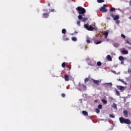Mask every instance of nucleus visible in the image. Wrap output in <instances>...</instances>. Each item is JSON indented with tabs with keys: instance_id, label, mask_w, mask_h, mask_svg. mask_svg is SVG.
<instances>
[{
	"instance_id": "obj_8",
	"label": "nucleus",
	"mask_w": 131,
	"mask_h": 131,
	"mask_svg": "<svg viewBox=\"0 0 131 131\" xmlns=\"http://www.w3.org/2000/svg\"><path fill=\"white\" fill-rule=\"evenodd\" d=\"M123 115L125 117H128V112L126 110H124L123 111Z\"/></svg>"
},
{
	"instance_id": "obj_34",
	"label": "nucleus",
	"mask_w": 131,
	"mask_h": 131,
	"mask_svg": "<svg viewBox=\"0 0 131 131\" xmlns=\"http://www.w3.org/2000/svg\"><path fill=\"white\" fill-rule=\"evenodd\" d=\"M77 25H78V26H80V20H78L77 22Z\"/></svg>"
},
{
	"instance_id": "obj_19",
	"label": "nucleus",
	"mask_w": 131,
	"mask_h": 131,
	"mask_svg": "<svg viewBox=\"0 0 131 131\" xmlns=\"http://www.w3.org/2000/svg\"><path fill=\"white\" fill-rule=\"evenodd\" d=\"M72 40H73V41H76L77 40V38H76V37H73L72 38Z\"/></svg>"
},
{
	"instance_id": "obj_3",
	"label": "nucleus",
	"mask_w": 131,
	"mask_h": 131,
	"mask_svg": "<svg viewBox=\"0 0 131 131\" xmlns=\"http://www.w3.org/2000/svg\"><path fill=\"white\" fill-rule=\"evenodd\" d=\"M77 89L80 92H81L82 91H86V85L79 82L77 85Z\"/></svg>"
},
{
	"instance_id": "obj_29",
	"label": "nucleus",
	"mask_w": 131,
	"mask_h": 131,
	"mask_svg": "<svg viewBox=\"0 0 131 131\" xmlns=\"http://www.w3.org/2000/svg\"><path fill=\"white\" fill-rule=\"evenodd\" d=\"M95 111H96V113H97V114L100 113V110L99 108H96Z\"/></svg>"
},
{
	"instance_id": "obj_15",
	"label": "nucleus",
	"mask_w": 131,
	"mask_h": 131,
	"mask_svg": "<svg viewBox=\"0 0 131 131\" xmlns=\"http://www.w3.org/2000/svg\"><path fill=\"white\" fill-rule=\"evenodd\" d=\"M108 33L107 31H105L103 33V35H104L105 38H107V37H108Z\"/></svg>"
},
{
	"instance_id": "obj_14",
	"label": "nucleus",
	"mask_w": 131,
	"mask_h": 131,
	"mask_svg": "<svg viewBox=\"0 0 131 131\" xmlns=\"http://www.w3.org/2000/svg\"><path fill=\"white\" fill-rule=\"evenodd\" d=\"M49 17V13H43L42 18H48Z\"/></svg>"
},
{
	"instance_id": "obj_17",
	"label": "nucleus",
	"mask_w": 131,
	"mask_h": 131,
	"mask_svg": "<svg viewBox=\"0 0 131 131\" xmlns=\"http://www.w3.org/2000/svg\"><path fill=\"white\" fill-rule=\"evenodd\" d=\"M112 107L113 108H114L115 109H117V105L115 103H113V104L112 105Z\"/></svg>"
},
{
	"instance_id": "obj_16",
	"label": "nucleus",
	"mask_w": 131,
	"mask_h": 131,
	"mask_svg": "<svg viewBox=\"0 0 131 131\" xmlns=\"http://www.w3.org/2000/svg\"><path fill=\"white\" fill-rule=\"evenodd\" d=\"M82 114L85 115V116H88V115H89V113H88V112H86L85 111H83L82 112Z\"/></svg>"
},
{
	"instance_id": "obj_24",
	"label": "nucleus",
	"mask_w": 131,
	"mask_h": 131,
	"mask_svg": "<svg viewBox=\"0 0 131 131\" xmlns=\"http://www.w3.org/2000/svg\"><path fill=\"white\" fill-rule=\"evenodd\" d=\"M116 91V95L117 96H120V93H119V92L117 90H115Z\"/></svg>"
},
{
	"instance_id": "obj_32",
	"label": "nucleus",
	"mask_w": 131,
	"mask_h": 131,
	"mask_svg": "<svg viewBox=\"0 0 131 131\" xmlns=\"http://www.w3.org/2000/svg\"><path fill=\"white\" fill-rule=\"evenodd\" d=\"M111 12H113L114 11H115V8L112 7L110 9Z\"/></svg>"
},
{
	"instance_id": "obj_47",
	"label": "nucleus",
	"mask_w": 131,
	"mask_h": 131,
	"mask_svg": "<svg viewBox=\"0 0 131 131\" xmlns=\"http://www.w3.org/2000/svg\"><path fill=\"white\" fill-rule=\"evenodd\" d=\"M129 5L131 6V1L129 2Z\"/></svg>"
},
{
	"instance_id": "obj_31",
	"label": "nucleus",
	"mask_w": 131,
	"mask_h": 131,
	"mask_svg": "<svg viewBox=\"0 0 131 131\" xmlns=\"http://www.w3.org/2000/svg\"><path fill=\"white\" fill-rule=\"evenodd\" d=\"M101 42H102L101 41H97V42H96V41H95V43L96 45H99V44L101 43Z\"/></svg>"
},
{
	"instance_id": "obj_30",
	"label": "nucleus",
	"mask_w": 131,
	"mask_h": 131,
	"mask_svg": "<svg viewBox=\"0 0 131 131\" xmlns=\"http://www.w3.org/2000/svg\"><path fill=\"white\" fill-rule=\"evenodd\" d=\"M110 117L111 118H115V116L113 115H112V114H110Z\"/></svg>"
},
{
	"instance_id": "obj_1",
	"label": "nucleus",
	"mask_w": 131,
	"mask_h": 131,
	"mask_svg": "<svg viewBox=\"0 0 131 131\" xmlns=\"http://www.w3.org/2000/svg\"><path fill=\"white\" fill-rule=\"evenodd\" d=\"M76 10L78 11L79 14V16H78V18L79 19V20H81V21H82L83 22H84L85 21H86V20H88V18L83 17H84V16H85V13H86V10H85V9L80 6H79L77 8H76Z\"/></svg>"
},
{
	"instance_id": "obj_43",
	"label": "nucleus",
	"mask_w": 131,
	"mask_h": 131,
	"mask_svg": "<svg viewBox=\"0 0 131 131\" xmlns=\"http://www.w3.org/2000/svg\"><path fill=\"white\" fill-rule=\"evenodd\" d=\"M110 99L112 101V100H113V98L111 97V98H110Z\"/></svg>"
},
{
	"instance_id": "obj_39",
	"label": "nucleus",
	"mask_w": 131,
	"mask_h": 131,
	"mask_svg": "<svg viewBox=\"0 0 131 131\" xmlns=\"http://www.w3.org/2000/svg\"><path fill=\"white\" fill-rule=\"evenodd\" d=\"M66 95H65V94H64V93H62V94H61V97H62V98H65V97H66Z\"/></svg>"
},
{
	"instance_id": "obj_2",
	"label": "nucleus",
	"mask_w": 131,
	"mask_h": 131,
	"mask_svg": "<svg viewBox=\"0 0 131 131\" xmlns=\"http://www.w3.org/2000/svg\"><path fill=\"white\" fill-rule=\"evenodd\" d=\"M119 119L120 123H122V124H123V123H125V124H131L130 120H129V119H124V118L121 117L119 118Z\"/></svg>"
},
{
	"instance_id": "obj_5",
	"label": "nucleus",
	"mask_w": 131,
	"mask_h": 131,
	"mask_svg": "<svg viewBox=\"0 0 131 131\" xmlns=\"http://www.w3.org/2000/svg\"><path fill=\"white\" fill-rule=\"evenodd\" d=\"M105 7H107V5L106 4H104L103 6L99 9V11H100V12H102L103 13H107V12H108V10L106 9L105 8Z\"/></svg>"
},
{
	"instance_id": "obj_6",
	"label": "nucleus",
	"mask_w": 131,
	"mask_h": 131,
	"mask_svg": "<svg viewBox=\"0 0 131 131\" xmlns=\"http://www.w3.org/2000/svg\"><path fill=\"white\" fill-rule=\"evenodd\" d=\"M111 17H112V18H113L114 20H115V21H116V20H118V19H119V16L118 15H116L115 16H114V14H112L111 15Z\"/></svg>"
},
{
	"instance_id": "obj_35",
	"label": "nucleus",
	"mask_w": 131,
	"mask_h": 131,
	"mask_svg": "<svg viewBox=\"0 0 131 131\" xmlns=\"http://www.w3.org/2000/svg\"><path fill=\"white\" fill-rule=\"evenodd\" d=\"M87 43H91V40L90 39H88L86 40Z\"/></svg>"
},
{
	"instance_id": "obj_38",
	"label": "nucleus",
	"mask_w": 131,
	"mask_h": 131,
	"mask_svg": "<svg viewBox=\"0 0 131 131\" xmlns=\"http://www.w3.org/2000/svg\"><path fill=\"white\" fill-rule=\"evenodd\" d=\"M121 36L123 37V38H125V35H124L123 34H121Z\"/></svg>"
},
{
	"instance_id": "obj_48",
	"label": "nucleus",
	"mask_w": 131,
	"mask_h": 131,
	"mask_svg": "<svg viewBox=\"0 0 131 131\" xmlns=\"http://www.w3.org/2000/svg\"><path fill=\"white\" fill-rule=\"evenodd\" d=\"M70 69H71V67H70V68H69V70H70Z\"/></svg>"
},
{
	"instance_id": "obj_7",
	"label": "nucleus",
	"mask_w": 131,
	"mask_h": 131,
	"mask_svg": "<svg viewBox=\"0 0 131 131\" xmlns=\"http://www.w3.org/2000/svg\"><path fill=\"white\" fill-rule=\"evenodd\" d=\"M93 82L95 83V84H96V85H100V81L99 80H95L94 79H92Z\"/></svg>"
},
{
	"instance_id": "obj_9",
	"label": "nucleus",
	"mask_w": 131,
	"mask_h": 131,
	"mask_svg": "<svg viewBox=\"0 0 131 131\" xmlns=\"http://www.w3.org/2000/svg\"><path fill=\"white\" fill-rule=\"evenodd\" d=\"M122 54H123L124 55H127L128 54V51L125 50L124 48L122 49V50L121 51Z\"/></svg>"
},
{
	"instance_id": "obj_42",
	"label": "nucleus",
	"mask_w": 131,
	"mask_h": 131,
	"mask_svg": "<svg viewBox=\"0 0 131 131\" xmlns=\"http://www.w3.org/2000/svg\"><path fill=\"white\" fill-rule=\"evenodd\" d=\"M111 19V17H107V19L110 20Z\"/></svg>"
},
{
	"instance_id": "obj_36",
	"label": "nucleus",
	"mask_w": 131,
	"mask_h": 131,
	"mask_svg": "<svg viewBox=\"0 0 131 131\" xmlns=\"http://www.w3.org/2000/svg\"><path fill=\"white\" fill-rule=\"evenodd\" d=\"M116 23L117 24H119V23H120V21H119V20H118V19L116 20Z\"/></svg>"
},
{
	"instance_id": "obj_13",
	"label": "nucleus",
	"mask_w": 131,
	"mask_h": 131,
	"mask_svg": "<svg viewBox=\"0 0 131 131\" xmlns=\"http://www.w3.org/2000/svg\"><path fill=\"white\" fill-rule=\"evenodd\" d=\"M118 80H119V81H121V82H122L123 83H124V84H125V85L127 84V83H126V82L124 81L123 79H119Z\"/></svg>"
},
{
	"instance_id": "obj_11",
	"label": "nucleus",
	"mask_w": 131,
	"mask_h": 131,
	"mask_svg": "<svg viewBox=\"0 0 131 131\" xmlns=\"http://www.w3.org/2000/svg\"><path fill=\"white\" fill-rule=\"evenodd\" d=\"M106 59L107 60V61H112V58L111 57V56H110V55H108L106 56Z\"/></svg>"
},
{
	"instance_id": "obj_12",
	"label": "nucleus",
	"mask_w": 131,
	"mask_h": 131,
	"mask_svg": "<svg viewBox=\"0 0 131 131\" xmlns=\"http://www.w3.org/2000/svg\"><path fill=\"white\" fill-rule=\"evenodd\" d=\"M64 80L66 81H69V76H68V75H64Z\"/></svg>"
},
{
	"instance_id": "obj_40",
	"label": "nucleus",
	"mask_w": 131,
	"mask_h": 131,
	"mask_svg": "<svg viewBox=\"0 0 131 131\" xmlns=\"http://www.w3.org/2000/svg\"><path fill=\"white\" fill-rule=\"evenodd\" d=\"M121 64L122 65H123V64H124V61L121 60Z\"/></svg>"
},
{
	"instance_id": "obj_22",
	"label": "nucleus",
	"mask_w": 131,
	"mask_h": 131,
	"mask_svg": "<svg viewBox=\"0 0 131 131\" xmlns=\"http://www.w3.org/2000/svg\"><path fill=\"white\" fill-rule=\"evenodd\" d=\"M97 65L99 67L101 66H102V62L101 61H98L97 62Z\"/></svg>"
},
{
	"instance_id": "obj_21",
	"label": "nucleus",
	"mask_w": 131,
	"mask_h": 131,
	"mask_svg": "<svg viewBox=\"0 0 131 131\" xmlns=\"http://www.w3.org/2000/svg\"><path fill=\"white\" fill-rule=\"evenodd\" d=\"M102 103H103L105 104H107V103H108V101H107V100H106L105 99H102Z\"/></svg>"
},
{
	"instance_id": "obj_20",
	"label": "nucleus",
	"mask_w": 131,
	"mask_h": 131,
	"mask_svg": "<svg viewBox=\"0 0 131 131\" xmlns=\"http://www.w3.org/2000/svg\"><path fill=\"white\" fill-rule=\"evenodd\" d=\"M113 46L115 48H118V47H119V44L116 43H114Z\"/></svg>"
},
{
	"instance_id": "obj_23",
	"label": "nucleus",
	"mask_w": 131,
	"mask_h": 131,
	"mask_svg": "<svg viewBox=\"0 0 131 131\" xmlns=\"http://www.w3.org/2000/svg\"><path fill=\"white\" fill-rule=\"evenodd\" d=\"M66 32H67L66 29H63L62 30V33H63V34H66Z\"/></svg>"
},
{
	"instance_id": "obj_46",
	"label": "nucleus",
	"mask_w": 131,
	"mask_h": 131,
	"mask_svg": "<svg viewBox=\"0 0 131 131\" xmlns=\"http://www.w3.org/2000/svg\"><path fill=\"white\" fill-rule=\"evenodd\" d=\"M51 4H50L49 3L48 4V7H50Z\"/></svg>"
},
{
	"instance_id": "obj_27",
	"label": "nucleus",
	"mask_w": 131,
	"mask_h": 131,
	"mask_svg": "<svg viewBox=\"0 0 131 131\" xmlns=\"http://www.w3.org/2000/svg\"><path fill=\"white\" fill-rule=\"evenodd\" d=\"M62 67H63V68H65L66 66V63L65 62H63L61 64Z\"/></svg>"
},
{
	"instance_id": "obj_4",
	"label": "nucleus",
	"mask_w": 131,
	"mask_h": 131,
	"mask_svg": "<svg viewBox=\"0 0 131 131\" xmlns=\"http://www.w3.org/2000/svg\"><path fill=\"white\" fill-rule=\"evenodd\" d=\"M84 27H85V28L86 29H87V30H89V31H93V30H94V29H95V30H97V29H95L94 27H93V26L90 25V26L89 25H88L87 24H84Z\"/></svg>"
},
{
	"instance_id": "obj_41",
	"label": "nucleus",
	"mask_w": 131,
	"mask_h": 131,
	"mask_svg": "<svg viewBox=\"0 0 131 131\" xmlns=\"http://www.w3.org/2000/svg\"><path fill=\"white\" fill-rule=\"evenodd\" d=\"M51 12H55V9H52Z\"/></svg>"
},
{
	"instance_id": "obj_37",
	"label": "nucleus",
	"mask_w": 131,
	"mask_h": 131,
	"mask_svg": "<svg viewBox=\"0 0 131 131\" xmlns=\"http://www.w3.org/2000/svg\"><path fill=\"white\" fill-rule=\"evenodd\" d=\"M126 43H127L128 45H130V46H131V43H130V42H129V41H128V40H127V41H126Z\"/></svg>"
},
{
	"instance_id": "obj_49",
	"label": "nucleus",
	"mask_w": 131,
	"mask_h": 131,
	"mask_svg": "<svg viewBox=\"0 0 131 131\" xmlns=\"http://www.w3.org/2000/svg\"><path fill=\"white\" fill-rule=\"evenodd\" d=\"M129 19H131V16H130V17H129Z\"/></svg>"
},
{
	"instance_id": "obj_33",
	"label": "nucleus",
	"mask_w": 131,
	"mask_h": 131,
	"mask_svg": "<svg viewBox=\"0 0 131 131\" xmlns=\"http://www.w3.org/2000/svg\"><path fill=\"white\" fill-rule=\"evenodd\" d=\"M89 80H90V79H89V78H86L84 79V82H87V81H89Z\"/></svg>"
},
{
	"instance_id": "obj_45",
	"label": "nucleus",
	"mask_w": 131,
	"mask_h": 131,
	"mask_svg": "<svg viewBox=\"0 0 131 131\" xmlns=\"http://www.w3.org/2000/svg\"><path fill=\"white\" fill-rule=\"evenodd\" d=\"M66 40H69V39L68 38H67Z\"/></svg>"
},
{
	"instance_id": "obj_25",
	"label": "nucleus",
	"mask_w": 131,
	"mask_h": 131,
	"mask_svg": "<svg viewBox=\"0 0 131 131\" xmlns=\"http://www.w3.org/2000/svg\"><path fill=\"white\" fill-rule=\"evenodd\" d=\"M97 2L99 3V4H100L101 3L105 2V1H104V0H97Z\"/></svg>"
},
{
	"instance_id": "obj_44",
	"label": "nucleus",
	"mask_w": 131,
	"mask_h": 131,
	"mask_svg": "<svg viewBox=\"0 0 131 131\" xmlns=\"http://www.w3.org/2000/svg\"><path fill=\"white\" fill-rule=\"evenodd\" d=\"M95 103H97L98 102V100H95Z\"/></svg>"
},
{
	"instance_id": "obj_18",
	"label": "nucleus",
	"mask_w": 131,
	"mask_h": 131,
	"mask_svg": "<svg viewBox=\"0 0 131 131\" xmlns=\"http://www.w3.org/2000/svg\"><path fill=\"white\" fill-rule=\"evenodd\" d=\"M119 60H120V61H124V57L122 56H120L119 57Z\"/></svg>"
},
{
	"instance_id": "obj_28",
	"label": "nucleus",
	"mask_w": 131,
	"mask_h": 131,
	"mask_svg": "<svg viewBox=\"0 0 131 131\" xmlns=\"http://www.w3.org/2000/svg\"><path fill=\"white\" fill-rule=\"evenodd\" d=\"M98 107V109H102V108H103V105H102V104H99Z\"/></svg>"
},
{
	"instance_id": "obj_26",
	"label": "nucleus",
	"mask_w": 131,
	"mask_h": 131,
	"mask_svg": "<svg viewBox=\"0 0 131 131\" xmlns=\"http://www.w3.org/2000/svg\"><path fill=\"white\" fill-rule=\"evenodd\" d=\"M89 65L90 66H95L96 65V62L94 61L93 63H89Z\"/></svg>"
},
{
	"instance_id": "obj_10",
	"label": "nucleus",
	"mask_w": 131,
	"mask_h": 131,
	"mask_svg": "<svg viewBox=\"0 0 131 131\" xmlns=\"http://www.w3.org/2000/svg\"><path fill=\"white\" fill-rule=\"evenodd\" d=\"M117 88L118 90H120V91H124V87L121 85H117Z\"/></svg>"
}]
</instances>
